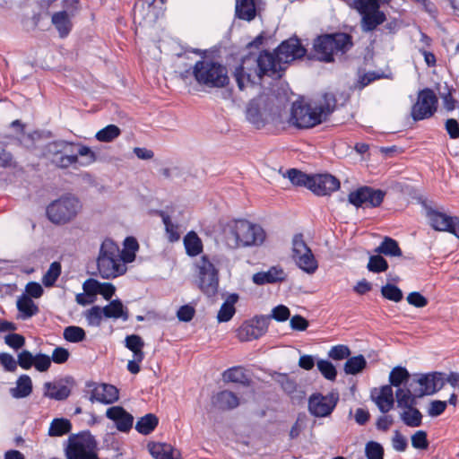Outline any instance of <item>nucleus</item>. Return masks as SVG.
<instances>
[{"instance_id": "f257e3e1", "label": "nucleus", "mask_w": 459, "mask_h": 459, "mask_svg": "<svg viewBox=\"0 0 459 459\" xmlns=\"http://www.w3.org/2000/svg\"><path fill=\"white\" fill-rule=\"evenodd\" d=\"M306 48L297 38L282 41L273 51L264 50L259 54L249 53L235 68L234 78L240 91L261 84L264 76L281 78L287 65L303 57Z\"/></svg>"}, {"instance_id": "f03ea898", "label": "nucleus", "mask_w": 459, "mask_h": 459, "mask_svg": "<svg viewBox=\"0 0 459 459\" xmlns=\"http://www.w3.org/2000/svg\"><path fill=\"white\" fill-rule=\"evenodd\" d=\"M222 235L227 247L232 249L259 246L265 238L263 228L247 220H234L227 222L223 227Z\"/></svg>"}, {"instance_id": "7ed1b4c3", "label": "nucleus", "mask_w": 459, "mask_h": 459, "mask_svg": "<svg viewBox=\"0 0 459 459\" xmlns=\"http://www.w3.org/2000/svg\"><path fill=\"white\" fill-rule=\"evenodd\" d=\"M335 102L334 96L330 93L324 95V103L315 106L295 101L292 104L290 123L298 128H312L326 119L333 111Z\"/></svg>"}, {"instance_id": "20e7f679", "label": "nucleus", "mask_w": 459, "mask_h": 459, "mask_svg": "<svg viewBox=\"0 0 459 459\" xmlns=\"http://www.w3.org/2000/svg\"><path fill=\"white\" fill-rule=\"evenodd\" d=\"M188 74L193 75L198 85L207 89L223 88L230 82L227 67L211 59L197 61L191 72L186 71L181 76L187 78Z\"/></svg>"}, {"instance_id": "39448f33", "label": "nucleus", "mask_w": 459, "mask_h": 459, "mask_svg": "<svg viewBox=\"0 0 459 459\" xmlns=\"http://www.w3.org/2000/svg\"><path fill=\"white\" fill-rule=\"evenodd\" d=\"M119 257L118 245L106 238L100 245L97 257V268L101 278L114 279L126 273L127 267Z\"/></svg>"}, {"instance_id": "423d86ee", "label": "nucleus", "mask_w": 459, "mask_h": 459, "mask_svg": "<svg viewBox=\"0 0 459 459\" xmlns=\"http://www.w3.org/2000/svg\"><path fill=\"white\" fill-rule=\"evenodd\" d=\"M352 46V37L344 32L319 36L315 39L313 45L316 59L327 63L333 61L334 53L344 54Z\"/></svg>"}, {"instance_id": "0eeeda50", "label": "nucleus", "mask_w": 459, "mask_h": 459, "mask_svg": "<svg viewBox=\"0 0 459 459\" xmlns=\"http://www.w3.org/2000/svg\"><path fill=\"white\" fill-rule=\"evenodd\" d=\"M82 209L81 202L73 195H65L47 207V217L55 224H65L76 217Z\"/></svg>"}, {"instance_id": "6e6552de", "label": "nucleus", "mask_w": 459, "mask_h": 459, "mask_svg": "<svg viewBox=\"0 0 459 459\" xmlns=\"http://www.w3.org/2000/svg\"><path fill=\"white\" fill-rule=\"evenodd\" d=\"M96 448L94 437L90 431H82L69 437L65 455L67 459H100Z\"/></svg>"}, {"instance_id": "1a4fd4ad", "label": "nucleus", "mask_w": 459, "mask_h": 459, "mask_svg": "<svg viewBox=\"0 0 459 459\" xmlns=\"http://www.w3.org/2000/svg\"><path fill=\"white\" fill-rule=\"evenodd\" d=\"M73 145V143L64 140L50 142L44 146L43 157L59 169H67L78 162L77 155L67 154Z\"/></svg>"}, {"instance_id": "9d476101", "label": "nucleus", "mask_w": 459, "mask_h": 459, "mask_svg": "<svg viewBox=\"0 0 459 459\" xmlns=\"http://www.w3.org/2000/svg\"><path fill=\"white\" fill-rule=\"evenodd\" d=\"M198 286L204 295L213 297L219 287V273L214 263L208 255H203L196 264Z\"/></svg>"}, {"instance_id": "9b49d317", "label": "nucleus", "mask_w": 459, "mask_h": 459, "mask_svg": "<svg viewBox=\"0 0 459 459\" xmlns=\"http://www.w3.org/2000/svg\"><path fill=\"white\" fill-rule=\"evenodd\" d=\"M292 257L296 264L308 274L314 273L318 267L317 261L305 243L302 234H296L293 237Z\"/></svg>"}, {"instance_id": "f8f14e48", "label": "nucleus", "mask_w": 459, "mask_h": 459, "mask_svg": "<svg viewBox=\"0 0 459 459\" xmlns=\"http://www.w3.org/2000/svg\"><path fill=\"white\" fill-rule=\"evenodd\" d=\"M437 98L435 92L426 88L419 91L416 103L411 108V117L414 120H423L434 115L437 111Z\"/></svg>"}, {"instance_id": "ddd939ff", "label": "nucleus", "mask_w": 459, "mask_h": 459, "mask_svg": "<svg viewBox=\"0 0 459 459\" xmlns=\"http://www.w3.org/2000/svg\"><path fill=\"white\" fill-rule=\"evenodd\" d=\"M339 401L337 393L331 392L326 395L321 393H314L308 398V411L317 418L331 415Z\"/></svg>"}, {"instance_id": "4468645a", "label": "nucleus", "mask_w": 459, "mask_h": 459, "mask_svg": "<svg viewBox=\"0 0 459 459\" xmlns=\"http://www.w3.org/2000/svg\"><path fill=\"white\" fill-rule=\"evenodd\" d=\"M385 195V193L380 189L362 186L351 192L348 195V201L357 208L363 205L366 207H377L382 204Z\"/></svg>"}, {"instance_id": "2eb2a0df", "label": "nucleus", "mask_w": 459, "mask_h": 459, "mask_svg": "<svg viewBox=\"0 0 459 459\" xmlns=\"http://www.w3.org/2000/svg\"><path fill=\"white\" fill-rule=\"evenodd\" d=\"M89 394V400L93 403L95 402L110 404L116 403L118 398V390L116 386L109 384H98L92 381L86 383V391Z\"/></svg>"}, {"instance_id": "dca6fc26", "label": "nucleus", "mask_w": 459, "mask_h": 459, "mask_svg": "<svg viewBox=\"0 0 459 459\" xmlns=\"http://www.w3.org/2000/svg\"><path fill=\"white\" fill-rule=\"evenodd\" d=\"M270 316H256L245 322L238 331V337L241 342L258 339L268 330Z\"/></svg>"}, {"instance_id": "f3484780", "label": "nucleus", "mask_w": 459, "mask_h": 459, "mask_svg": "<svg viewBox=\"0 0 459 459\" xmlns=\"http://www.w3.org/2000/svg\"><path fill=\"white\" fill-rule=\"evenodd\" d=\"M420 386L416 392L418 397L431 395L438 392L445 385V374L441 372H433L420 375L417 379Z\"/></svg>"}, {"instance_id": "a211bd4d", "label": "nucleus", "mask_w": 459, "mask_h": 459, "mask_svg": "<svg viewBox=\"0 0 459 459\" xmlns=\"http://www.w3.org/2000/svg\"><path fill=\"white\" fill-rule=\"evenodd\" d=\"M340 181L330 174H317L311 176L308 189L316 195H327L338 190Z\"/></svg>"}, {"instance_id": "6ab92c4d", "label": "nucleus", "mask_w": 459, "mask_h": 459, "mask_svg": "<svg viewBox=\"0 0 459 459\" xmlns=\"http://www.w3.org/2000/svg\"><path fill=\"white\" fill-rule=\"evenodd\" d=\"M106 417L114 421L117 429L121 432H128L134 423V417L122 406H112L106 411Z\"/></svg>"}, {"instance_id": "aec40b11", "label": "nucleus", "mask_w": 459, "mask_h": 459, "mask_svg": "<svg viewBox=\"0 0 459 459\" xmlns=\"http://www.w3.org/2000/svg\"><path fill=\"white\" fill-rule=\"evenodd\" d=\"M286 278L284 271L278 266H273L266 272H259L253 275V281L257 285L283 281Z\"/></svg>"}, {"instance_id": "412c9836", "label": "nucleus", "mask_w": 459, "mask_h": 459, "mask_svg": "<svg viewBox=\"0 0 459 459\" xmlns=\"http://www.w3.org/2000/svg\"><path fill=\"white\" fill-rule=\"evenodd\" d=\"M212 404L222 411H229L237 408L239 404L238 397L231 391L223 390L212 397Z\"/></svg>"}, {"instance_id": "4be33fe9", "label": "nucleus", "mask_w": 459, "mask_h": 459, "mask_svg": "<svg viewBox=\"0 0 459 459\" xmlns=\"http://www.w3.org/2000/svg\"><path fill=\"white\" fill-rule=\"evenodd\" d=\"M71 394L70 388L62 381L46 382L44 384V395L57 401L65 400Z\"/></svg>"}, {"instance_id": "5701e85b", "label": "nucleus", "mask_w": 459, "mask_h": 459, "mask_svg": "<svg viewBox=\"0 0 459 459\" xmlns=\"http://www.w3.org/2000/svg\"><path fill=\"white\" fill-rule=\"evenodd\" d=\"M16 385L10 388L9 393L13 398L22 399L30 396L32 393V381L30 376L21 375L16 380Z\"/></svg>"}, {"instance_id": "b1692460", "label": "nucleus", "mask_w": 459, "mask_h": 459, "mask_svg": "<svg viewBox=\"0 0 459 459\" xmlns=\"http://www.w3.org/2000/svg\"><path fill=\"white\" fill-rule=\"evenodd\" d=\"M102 308L104 317L106 318H121L123 321H127L129 319V311L127 307H126L118 299L111 300Z\"/></svg>"}, {"instance_id": "393cba45", "label": "nucleus", "mask_w": 459, "mask_h": 459, "mask_svg": "<svg viewBox=\"0 0 459 459\" xmlns=\"http://www.w3.org/2000/svg\"><path fill=\"white\" fill-rule=\"evenodd\" d=\"M373 399L381 412H388L394 407V393L391 385H385L382 386L378 395Z\"/></svg>"}, {"instance_id": "a878e982", "label": "nucleus", "mask_w": 459, "mask_h": 459, "mask_svg": "<svg viewBox=\"0 0 459 459\" xmlns=\"http://www.w3.org/2000/svg\"><path fill=\"white\" fill-rule=\"evenodd\" d=\"M385 20V15L379 9H374L362 14L361 27L364 31L374 30L378 25Z\"/></svg>"}, {"instance_id": "bb28decb", "label": "nucleus", "mask_w": 459, "mask_h": 459, "mask_svg": "<svg viewBox=\"0 0 459 459\" xmlns=\"http://www.w3.org/2000/svg\"><path fill=\"white\" fill-rule=\"evenodd\" d=\"M51 21L61 38H65L70 33L73 24L65 11L55 13Z\"/></svg>"}, {"instance_id": "cd10ccee", "label": "nucleus", "mask_w": 459, "mask_h": 459, "mask_svg": "<svg viewBox=\"0 0 459 459\" xmlns=\"http://www.w3.org/2000/svg\"><path fill=\"white\" fill-rule=\"evenodd\" d=\"M428 219L435 230L448 231L451 227L452 217L434 210L428 212Z\"/></svg>"}, {"instance_id": "c85d7f7f", "label": "nucleus", "mask_w": 459, "mask_h": 459, "mask_svg": "<svg viewBox=\"0 0 459 459\" xmlns=\"http://www.w3.org/2000/svg\"><path fill=\"white\" fill-rule=\"evenodd\" d=\"M17 309L21 313L20 317L23 320L30 318L39 312V307L29 296L23 294L17 300Z\"/></svg>"}, {"instance_id": "c756f323", "label": "nucleus", "mask_w": 459, "mask_h": 459, "mask_svg": "<svg viewBox=\"0 0 459 459\" xmlns=\"http://www.w3.org/2000/svg\"><path fill=\"white\" fill-rule=\"evenodd\" d=\"M238 300V295L236 293L230 294L227 298L218 312L217 319L219 322H228L232 318L236 312L234 305Z\"/></svg>"}, {"instance_id": "7c9ffc66", "label": "nucleus", "mask_w": 459, "mask_h": 459, "mask_svg": "<svg viewBox=\"0 0 459 459\" xmlns=\"http://www.w3.org/2000/svg\"><path fill=\"white\" fill-rule=\"evenodd\" d=\"M375 253L386 256H402L403 253L398 242L389 237H385L380 245L375 248Z\"/></svg>"}, {"instance_id": "2f4dec72", "label": "nucleus", "mask_w": 459, "mask_h": 459, "mask_svg": "<svg viewBox=\"0 0 459 459\" xmlns=\"http://www.w3.org/2000/svg\"><path fill=\"white\" fill-rule=\"evenodd\" d=\"M255 14L254 0H236V16L238 18L251 21L255 17Z\"/></svg>"}, {"instance_id": "473e14b6", "label": "nucleus", "mask_w": 459, "mask_h": 459, "mask_svg": "<svg viewBox=\"0 0 459 459\" xmlns=\"http://www.w3.org/2000/svg\"><path fill=\"white\" fill-rule=\"evenodd\" d=\"M418 389H414L413 392L410 389L398 388L395 392L397 405L400 408L407 409L415 406L417 403L416 399L419 398L416 395Z\"/></svg>"}, {"instance_id": "72a5a7b5", "label": "nucleus", "mask_w": 459, "mask_h": 459, "mask_svg": "<svg viewBox=\"0 0 459 459\" xmlns=\"http://www.w3.org/2000/svg\"><path fill=\"white\" fill-rule=\"evenodd\" d=\"M184 246L189 256H196L203 251L202 240L195 231H190L185 236Z\"/></svg>"}, {"instance_id": "f704fd0d", "label": "nucleus", "mask_w": 459, "mask_h": 459, "mask_svg": "<svg viewBox=\"0 0 459 459\" xmlns=\"http://www.w3.org/2000/svg\"><path fill=\"white\" fill-rule=\"evenodd\" d=\"M246 117L248 122L253 124L257 128L263 127L265 125V121L263 118L257 100H252L247 104Z\"/></svg>"}, {"instance_id": "c9c22d12", "label": "nucleus", "mask_w": 459, "mask_h": 459, "mask_svg": "<svg viewBox=\"0 0 459 459\" xmlns=\"http://www.w3.org/2000/svg\"><path fill=\"white\" fill-rule=\"evenodd\" d=\"M125 346L134 353V358L137 360H143L144 352L143 348L144 347V342L143 338L137 334H131L126 337Z\"/></svg>"}, {"instance_id": "e433bc0d", "label": "nucleus", "mask_w": 459, "mask_h": 459, "mask_svg": "<svg viewBox=\"0 0 459 459\" xmlns=\"http://www.w3.org/2000/svg\"><path fill=\"white\" fill-rule=\"evenodd\" d=\"M158 423L159 419L156 415L148 413L136 421L135 429L143 435H149L155 429Z\"/></svg>"}, {"instance_id": "4c0bfd02", "label": "nucleus", "mask_w": 459, "mask_h": 459, "mask_svg": "<svg viewBox=\"0 0 459 459\" xmlns=\"http://www.w3.org/2000/svg\"><path fill=\"white\" fill-rule=\"evenodd\" d=\"M403 422L408 427H420L422 423V414L415 406L404 409L400 414Z\"/></svg>"}, {"instance_id": "58836bf2", "label": "nucleus", "mask_w": 459, "mask_h": 459, "mask_svg": "<svg viewBox=\"0 0 459 459\" xmlns=\"http://www.w3.org/2000/svg\"><path fill=\"white\" fill-rule=\"evenodd\" d=\"M367 366V360L363 355H358L347 359L343 370L347 375H357Z\"/></svg>"}, {"instance_id": "ea45409f", "label": "nucleus", "mask_w": 459, "mask_h": 459, "mask_svg": "<svg viewBox=\"0 0 459 459\" xmlns=\"http://www.w3.org/2000/svg\"><path fill=\"white\" fill-rule=\"evenodd\" d=\"M223 378L225 381L238 383L242 385H248L249 379L246 374V370L242 367H233L227 369L223 373Z\"/></svg>"}, {"instance_id": "a19ab883", "label": "nucleus", "mask_w": 459, "mask_h": 459, "mask_svg": "<svg viewBox=\"0 0 459 459\" xmlns=\"http://www.w3.org/2000/svg\"><path fill=\"white\" fill-rule=\"evenodd\" d=\"M149 451L155 459H175L170 445L153 443L149 444Z\"/></svg>"}, {"instance_id": "79ce46f5", "label": "nucleus", "mask_w": 459, "mask_h": 459, "mask_svg": "<svg viewBox=\"0 0 459 459\" xmlns=\"http://www.w3.org/2000/svg\"><path fill=\"white\" fill-rule=\"evenodd\" d=\"M121 134L120 128L116 125H108L99 130L95 138L101 143H111Z\"/></svg>"}, {"instance_id": "37998d69", "label": "nucleus", "mask_w": 459, "mask_h": 459, "mask_svg": "<svg viewBox=\"0 0 459 459\" xmlns=\"http://www.w3.org/2000/svg\"><path fill=\"white\" fill-rule=\"evenodd\" d=\"M72 425L66 419H54L50 423L48 435L50 437H60L70 432Z\"/></svg>"}, {"instance_id": "c03bdc74", "label": "nucleus", "mask_w": 459, "mask_h": 459, "mask_svg": "<svg viewBox=\"0 0 459 459\" xmlns=\"http://www.w3.org/2000/svg\"><path fill=\"white\" fill-rule=\"evenodd\" d=\"M409 378L410 373L405 368L400 366L394 367L389 374V385H391V387L394 386L400 388V385L407 382Z\"/></svg>"}, {"instance_id": "a18cd8bd", "label": "nucleus", "mask_w": 459, "mask_h": 459, "mask_svg": "<svg viewBox=\"0 0 459 459\" xmlns=\"http://www.w3.org/2000/svg\"><path fill=\"white\" fill-rule=\"evenodd\" d=\"M285 176L294 186H306L308 188L311 182V176H308L296 169H290L287 170Z\"/></svg>"}, {"instance_id": "49530a36", "label": "nucleus", "mask_w": 459, "mask_h": 459, "mask_svg": "<svg viewBox=\"0 0 459 459\" xmlns=\"http://www.w3.org/2000/svg\"><path fill=\"white\" fill-rule=\"evenodd\" d=\"M380 255L381 254H377L369 256L367 265L369 272L379 273H384L388 269L387 261Z\"/></svg>"}, {"instance_id": "de8ad7c7", "label": "nucleus", "mask_w": 459, "mask_h": 459, "mask_svg": "<svg viewBox=\"0 0 459 459\" xmlns=\"http://www.w3.org/2000/svg\"><path fill=\"white\" fill-rule=\"evenodd\" d=\"M348 5L356 9L360 14H364L374 9H379L377 0H350Z\"/></svg>"}, {"instance_id": "09e8293b", "label": "nucleus", "mask_w": 459, "mask_h": 459, "mask_svg": "<svg viewBox=\"0 0 459 459\" xmlns=\"http://www.w3.org/2000/svg\"><path fill=\"white\" fill-rule=\"evenodd\" d=\"M61 274V264L58 262H53L47 273L43 276V284L46 287H51L55 284Z\"/></svg>"}, {"instance_id": "8fccbe9b", "label": "nucleus", "mask_w": 459, "mask_h": 459, "mask_svg": "<svg viewBox=\"0 0 459 459\" xmlns=\"http://www.w3.org/2000/svg\"><path fill=\"white\" fill-rule=\"evenodd\" d=\"M317 368L325 378L334 381L337 376V370L333 364L326 359H319L316 363Z\"/></svg>"}, {"instance_id": "3c124183", "label": "nucleus", "mask_w": 459, "mask_h": 459, "mask_svg": "<svg viewBox=\"0 0 459 459\" xmlns=\"http://www.w3.org/2000/svg\"><path fill=\"white\" fill-rule=\"evenodd\" d=\"M275 381L281 385V389L289 395H292L297 391V383L287 374H278Z\"/></svg>"}, {"instance_id": "603ef678", "label": "nucleus", "mask_w": 459, "mask_h": 459, "mask_svg": "<svg viewBox=\"0 0 459 459\" xmlns=\"http://www.w3.org/2000/svg\"><path fill=\"white\" fill-rule=\"evenodd\" d=\"M64 338L70 342H79L85 339V332L79 326H67L64 330Z\"/></svg>"}, {"instance_id": "864d4df0", "label": "nucleus", "mask_w": 459, "mask_h": 459, "mask_svg": "<svg viewBox=\"0 0 459 459\" xmlns=\"http://www.w3.org/2000/svg\"><path fill=\"white\" fill-rule=\"evenodd\" d=\"M103 316V308L100 306H93L85 312L88 325L91 326H100Z\"/></svg>"}, {"instance_id": "5fc2aeb1", "label": "nucleus", "mask_w": 459, "mask_h": 459, "mask_svg": "<svg viewBox=\"0 0 459 459\" xmlns=\"http://www.w3.org/2000/svg\"><path fill=\"white\" fill-rule=\"evenodd\" d=\"M381 294L386 299L399 302L403 299L402 290L395 285L387 283L381 288Z\"/></svg>"}, {"instance_id": "6e6d98bb", "label": "nucleus", "mask_w": 459, "mask_h": 459, "mask_svg": "<svg viewBox=\"0 0 459 459\" xmlns=\"http://www.w3.org/2000/svg\"><path fill=\"white\" fill-rule=\"evenodd\" d=\"M365 454L367 459H383L384 448L379 443L369 441L366 444Z\"/></svg>"}, {"instance_id": "4d7b16f0", "label": "nucleus", "mask_w": 459, "mask_h": 459, "mask_svg": "<svg viewBox=\"0 0 459 459\" xmlns=\"http://www.w3.org/2000/svg\"><path fill=\"white\" fill-rule=\"evenodd\" d=\"M350 355L351 350L348 346L342 344L333 346L328 351V357L333 360L348 359Z\"/></svg>"}, {"instance_id": "13d9d810", "label": "nucleus", "mask_w": 459, "mask_h": 459, "mask_svg": "<svg viewBox=\"0 0 459 459\" xmlns=\"http://www.w3.org/2000/svg\"><path fill=\"white\" fill-rule=\"evenodd\" d=\"M35 356L27 350H23L17 355V366L19 365L22 369L28 370L34 366Z\"/></svg>"}, {"instance_id": "bf43d9fd", "label": "nucleus", "mask_w": 459, "mask_h": 459, "mask_svg": "<svg viewBox=\"0 0 459 459\" xmlns=\"http://www.w3.org/2000/svg\"><path fill=\"white\" fill-rule=\"evenodd\" d=\"M161 217L165 229L169 237V241L174 242L179 239V233L177 230V227L172 223L170 217L164 212H161Z\"/></svg>"}, {"instance_id": "052dcab7", "label": "nucleus", "mask_w": 459, "mask_h": 459, "mask_svg": "<svg viewBox=\"0 0 459 459\" xmlns=\"http://www.w3.org/2000/svg\"><path fill=\"white\" fill-rule=\"evenodd\" d=\"M4 342L10 348L18 351L25 345V338L19 333H9L4 336Z\"/></svg>"}, {"instance_id": "680f3d73", "label": "nucleus", "mask_w": 459, "mask_h": 459, "mask_svg": "<svg viewBox=\"0 0 459 459\" xmlns=\"http://www.w3.org/2000/svg\"><path fill=\"white\" fill-rule=\"evenodd\" d=\"M290 316V309L284 305H278L272 309V314L269 316L270 320L274 319L278 322H284L289 319Z\"/></svg>"}, {"instance_id": "e2e57ef3", "label": "nucleus", "mask_w": 459, "mask_h": 459, "mask_svg": "<svg viewBox=\"0 0 459 459\" xmlns=\"http://www.w3.org/2000/svg\"><path fill=\"white\" fill-rule=\"evenodd\" d=\"M411 445L416 449H427L429 441L427 433L424 430H418L411 436Z\"/></svg>"}, {"instance_id": "0e129e2a", "label": "nucleus", "mask_w": 459, "mask_h": 459, "mask_svg": "<svg viewBox=\"0 0 459 459\" xmlns=\"http://www.w3.org/2000/svg\"><path fill=\"white\" fill-rule=\"evenodd\" d=\"M0 364L4 371L7 372H15L17 369V360L13 355L7 352H2L0 354Z\"/></svg>"}, {"instance_id": "69168bd1", "label": "nucleus", "mask_w": 459, "mask_h": 459, "mask_svg": "<svg viewBox=\"0 0 459 459\" xmlns=\"http://www.w3.org/2000/svg\"><path fill=\"white\" fill-rule=\"evenodd\" d=\"M34 359V367L39 372L47 371L51 365L50 357L43 353L36 354Z\"/></svg>"}, {"instance_id": "338daca9", "label": "nucleus", "mask_w": 459, "mask_h": 459, "mask_svg": "<svg viewBox=\"0 0 459 459\" xmlns=\"http://www.w3.org/2000/svg\"><path fill=\"white\" fill-rule=\"evenodd\" d=\"M393 448L397 452H404L408 446V441L404 436L401 434L399 430L394 432L392 437Z\"/></svg>"}, {"instance_id": "774afa93", "label": "nucleus", "mask_w": 459, "mask_h": 459, "mask_svg": "<svg viewBox=\"0 0 459 459\" xmlns=\"http://www.w3.org/2000/svg\"><path fill=\"white\" fill-rule=\"evenodd\" d=\"M446 406L447 403L446 401H431L428 409V414L430 417H437L445 411Z\"/></svg>"}]
</instances>
